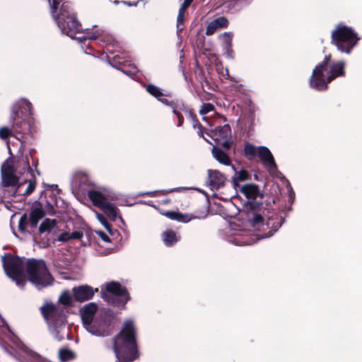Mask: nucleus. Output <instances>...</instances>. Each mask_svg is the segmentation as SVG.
<instances>
[{
	"mask_svg": "<svg viewBox=\"0 0 362 362\" xmlns=\"http://www.w3.org/2000/svg\"><path fill=\"white\" fill-rule=\"evenodd\" d=\"M193 0H184L182 4L177 18V33L183 29L182 25L184 23V18L185 15L186 9L191 5Z\"/></svg>",
	"mask_w": 362,
	"mask_h": 362,
	"instance_id": "obj_25",
	"label": "nucleus"
},
{
	"mask_svg": "<svg viewBox=\"0 0 362 362\" xmlns=\"http://www.w3.org/2000/svg\"><path fill=\"white\" fill-rule=\"evenodd\" d=\"M55 227H57V221L55 219H45L39 227V233L42 234L44 233L51 232Z\"/></svg>",
	"mask_w": 362,
	"mask_h": 362,
	"instance_id": "obj_31",
	"label": "nucleus"
},
{
	"mask_svg": "<svg viewBox=\"0 0 362 362\" xmlns=\"http://www.w3.org/2000/svg\"><path fill=\"white\" fill-rule=\"evenodd\" d=\"M290 190H291L290 197H291L292 194H293V191L291 188L290 189Z\"/></svg>",
	"mask_w": 362,
	"mask_h": 362,
	"instance_id": "obj_53",
	"label": "nucleus"
},
{
	"mask_svg": "<svg viewBox=\"0 0 362 362\" xmlns=\"http://www.w3.org/2000/svg\"><path fill=\"white\" fill-rule=\"evenodd\" d=\"M84 33L86 35V36L78 37H76V39L77 40H78V42H81L83 40H103V39L105 37L103 35V31L98 30V29L95 30L93 32H90V29L87 28L84 30Z\"/></svg>",
	"mask_w": 362,
	"mask_h": 362,
	"instance_id": "obj_26",
	"label": "nucleus"
},
{
	"mask_svg": "<svg viewBox=\"0 0 362 362\" xmlns=\"http://www.w3.org/2000/svg\"><path fill=\"white\" fill-rule=\"evenodd\" d=\"M226 178L223 174L216 170L208 171V185L212 190L218 189L223 186Z\"/></svg>",
	"mask_w": 362,
	"mask_h": 362,
	"instance_id": "obj_17",
	"label": "nucleus"
},
{
	"mask_svg": "<svg viewBox=\"0 0 362 362\" xmlns=\"http://www.w3.org/2000/svg\"><path fill=\"white\" fill-rule=\"evenodd\" d=\"M183 190H185V188H183V187H176V188H173V189H167V190H162L160 192L163 194H167L168 193H172V192H182Z\"/></svg>",
	"mask_w": 362,
	"mask_h": 362,
	"instance_id": "obj_44",
	"label": "nucleus"
},
{
	"mask_svg": "<svg viewBox=\"0 0 362 362\" xmlns=\"http://www.w3.org/2000/svg\"><path fill=\"white\" fill-rule=\"evenodd\" d=\"M22 165H23V170L26 171L28 173H31L32 169L28 164L27 158H23L21 160Z\"/></svg>",
	"mask_w": 362,
	"mask_h": 362,
	"instance_id": "obj_43",
	"label": "nucleus"
},
{
	"mask_svg": "<svg viewBox=\"0 0 362 362\" xmlns=\"http://www.w3.org/2000/svg\"><path fill=\"white\" fill-rule=\"evenodd\" d=\"M250 222L256 233L245 230H237L231 226L227 232L228 241L239 246L252 245L259 240L271 237L281 226L278 221H274L271 218H268L265 222L264 217L256 212L252 213Z\"/></svg>",
	"mask_w": 362,
	"mask_h": 362,
	"instance_id": "obj_1",
	"label": "nucleus"
},
{
	"mask_svg": "<svg viewBox=\"0 0 362 362\" xmlns=\"http://www.w3.org/2000/svg\"><path fill=\"white\" fill-rule=\"evenodd\" d=\"M11 134V129L8 127H3L0 128V138L5 139L8 138Z\"/></svg>",
	"mask_w": 362,
	"mask_h": 362,
	"instance_id": "obj_37",
	"label": "nucleus"
},
{
	"mask_svg": "<svg viewBox=\"0 0 362 362\" xmlns=\"http://www.w3.org/2000/svg\"><path fill=\"white\" fill-rule=\"evenodd\" d=\"M212 154L215 159L220 163L225 165H230V159L228 156L221 148L214 147L212 149Z\"/></svg>",
	"mask_w": 362,
	"mask_h": 362,
	"instance_id": "obj_27",
	"label": "nucleus"
},
{
	"mask_svg": "<svg viewBox=\"0 0 362 362\" xmlns=\"http://www.w3.org/2000/svg\"><path fill=\"white\" fill-rule=\"evenodd\" d=\"M162 238L164 244L166 246H172L180 240L176 232L173 230H168L163 233Z\"/></svg>",
	"mask_w": 362,
	"mask_h": 362,
	"instance_id": "obj_28",
	"label": "nucleus"
},
{
	"mask_svg": "<svg viewBox=\"0 0 362 362\" xmlns=\"http://www.w3.org/2000/svg\"><path fill=\"white\" fill-rule=\"evenodd\" d=\"M58 240L62 242H67V241L71 240L70 233L65 232V233L60 234L59 235Z\"/></svg>",
	"mask_w": 362,
	"mask_h": 362,
	"instance_id": "obj_39",
	"label": "nucleus"
},
{
	"mask_svg": "<svg viewBox=\"0 0 362 362\" xmlns=\"http://www.w3.org/2000/svg\"><path fill=\"white\" fill-rule=\"evenodd\" d=\"M212 138L216 142L222 139H229L231 136V129L229 124L216 127L212 132Z\"/></svg>",
	"mask_w": 362,
	"mask_h": 362,
	"instance_id": "obj_22",
	"label": "nucleus"
},
{
	"mask_svg": "<svg viewBox=\"0 0 362 362\" xmlns=\"http://www.w3.org/2000/svg\"><path fill=\"white\" fill-rule=\"evenodd\" d=\"M121 71L124 74H125L126 75L132 77L133 76H134L137 73L138 69H137V68L136 66H133L130 70H123V69H121Z\"/></svg>",
	"mask_w": 362,
	"mask_h": 362,
	"instance_id": "obj_41",
	"label": "nucleus"
},
{
	"mask_svg": "<svg viewBox=\"0 0 362 362\" xmlns=\"http://www.w3.org/2000/svg\"><path fill=\"white\" fill-rule=\"evenodd\" d=\"M117 57H118V59H120V57H118V55H116V56L115 57V58H117Z\"/></svg>",
	"mask_w": 362,
	"mask_h": 362,
	"instance_id": "obj_58",
	"label": "nucleus"
},
{
	"mask_svg": "<svg viewBox=\"0 0 362 362\" xmlns=\"http://www.w3.org/2000/svg\"><path fill=\"white\" fill-rule=\"evenodd\" d=\"M31 103L26 99H21L13 107V112L11 115V119L13 120L12 130L18 134L23 133L24 129L22 126L26 127L28 131L30 130V126L27 125L23 120H20L19 112L21 115H31Z\"/></svg>",
	"mask_w": 362,
	"mask_h": 362,
	"instance_id": "obj_12",
	"label": "nucleus"
},
{
	"mask_svg": "<svg viewBox=\"0 0 362 362\" xmlns=\"http://www.w3.org/2000/svg\"><path fill=\"white\" fill-rule=\"evenodd\" d=\"M59 301L64 305H69L71 303V296L68 291L62 292L61 294Z\"/></svg>",
	"mask_w": 362,
	"mask_h": 362,
	"instance_id": "obj_35",
	"label": "nucleus"
},
{
	"mask_svg": "<svg viewBox=\"0 0 362 362\" xmlns=\"http://www.w3.org/2000/svg\"><path fill=\"white\" fill-rule=\"evenodd\" d=\"M59 358L61 362H69L74 360L76 358V354L69 349L63 348L59 351Z\"/></svg>",
	"mask_w": 362,
	"mask_h": 362,
	"instance_id": "obj_32",
	"label": "nucleus"
},
{
	"mask_svg": "<svg viewBox=\"0 0 362 362\" xmlns=\"http://www.w3.org/2000/svg\"><path fill=\"white\" fill-rule=\"evenodd\" d=\"M214 110V106L213 105L210 104V103H204L203 104V105L202 106V108L199 111V113L202 115L209 112H211Z\"/></svg>",
	"mask_w": 362,
	"mask_h": 362,
	"instance_id": "obj_36",
	"label": "nucleus"
},
{
	"mask_svg": "<svg viewBox=\"0 0 362 362\" xmlns=\"http://www.w3.org/2000/svg\"><path fill=\"white\" fill-rule=\"evenodd\" d=\"M117 57H118V59H120V57H118V55H116V56L115 57V58H117Z\"/></svg>",
	"mask_w": 362,
	"mask_h": 362,
	"instance_id": "obj_59",
	"label": "nucleus"
},
{
	"mask_svg": "<svg viewBox=\"0 0 362 362\" xmlns=\"http://www.w3.org/2000/svg\"><path fill=\"white\" fill-rule=\"evenodd\" d=\"M8 326L5 320L0 315V327Z\"/></svg>",
	"mask_w": 362,
	"mask_h": 362,
	"instance_id": "obj_47",
	"label": "nucleus"
},
{
	"mask_svg": "<svg viewBox=\"0 0 362 362\" xmlns=\"http://www.w3.org/2000/svg\"><path fill=\"white\" fill-rule=\"evenodd\" d=\"M15 137H16V139H18V140H20V141L21 140V139H23V136H18V135H15Z\"/></svg>",
	"mask_w": 362,
	"mask_h": 362,
	"instance_id": "obj_51",
	"label": "nucleus"
},
{
	"mask_svg": "<svg viewBox=\"0 0 362 362\" xmlns=\"http://www.w3.org/2000/svg\"><path fill=\"white\" fill-rule=\"evenodd\" d=\"M165 215L171 220H175L182 223H188L197 217L192 214L180 213L177 211H168Z\"/></svg>",
	"mask_w": 362,
	"mask_h": 362,
	"instance_id": "obj_23",
	"label": "nucleus"
},
{
	"mask_svg": "<svg viewBox=\"0 0 362 362\" xmlns=\"http://www.w3.org/2000/svg\"><path fill=\"white\" fill-rule=\"evenodd\" d=\"M135 334L133 322L127 320L121 332L113 338V349L117 362H132L137 358Z\"/></svg>",
	"mask_w": 362,
	"mask_h": 362,
	"instance_id": "obj_2",
	"label": "nucleus"
},
{
	"mask_svg": "<svg viewBox=\"0 0 362 362\" xmlns=\"http://www.w3.org/2000/svg\"><path fill=\"white\" fill-rule=\"evenodd\" d=\"M41 313L48 325L50 334L54 339L60 341L65 337L69 338V327L62 308L54 304H46L41 307Z\"/></svg>",
	"mask_w": 362,
	"mask_h": 362,
	"instance_id": "obj_4",
	"label": "nucleus"
},
{
	"mask_svg": "<svg viewBox=\"0 0 362 362\" xmlns=\"http://www.w3.org/2000/svg\"><path fill=\"white\" fill-rule=\"evenodd\" d=\"M103 211L105 215L111 221H115L117 217V209L112 204L106 202L103 207L100 208Z\"/></svg>",
	"mask_w": 362,
	"mask_h": 362,
	"instance_id": "obj_30",
	"label": "nucleus"
},
{
	"mask_svg": "<svg viewBox=\"0 0 362 362\" xmlns=\"http://www.w3.org/2000/svg\"><path fill=\"white\" fill-rule=\"evenodd\" d=\"M228 21L226 17L221 16L211 21L207 25L206 34L207 35H213L217 30L224 28L228 26Z\"/></svg>",
	"mask_w": 362,
	"mask_h": 362,
	"instance_id": "obj_20",
	"label": "nucleus"
},
{
	"mask_svg": "<svg viewBox=\"0 0 362 362\" xmlns=\"http://www.w3.org/2000/svg\"><path fill=\"white\" fill-rule=\"evenodd\" d=\"M44 216V212L41 209L35 208L33 209L30 214V218L28 220L27 215L25 214L21 216L18 221V228L21 231L25 232V227L28 224L32 228H35L39 221Z\"/></svg>",
	"mask_w": 362,
	"mask_h": 362,
	"instance_id": "obj_14",
	"label": "nucleus"
},
{
	"mask_svg": "<svg viewBox=\"0 0 362 362\" xmlns=\"http://www.w3.org/2000/svg\"><path fill=\"white\" fill-rule=\"evenodd\" d=\"M226 75H227L228 78L230 79V81H232L235 83H237V81L234 78L230 76L228 69H226Z\"/></svg>",
	"mask_w": 362,
	"mask_h": 362,
	"instance_id": "obj_48",
	"label": "nucleus"
},
{
	"mask_svg": "<svg viewBox=\"0 0 362 362\" xmlns=\"http://www.w3.org/2000/svg\"><path fill=\"white\" fill-rule=\"evenodd\" d=\"M146 90L148 93H150L153 97L156 98L159 101L163 103L165 105H170V103L166 98H162L161 96L163 95L162 90L158 87L149 84L146 86Z\"/></svg>",
	"mask_w": 362,
	"mask_h": 362,
	"instance_id": "obj_29",
	"label": "nucleus"
},
{
	"mask_svg": "<svg viewBox=\"0 0 362 362\" xmlns=\"http://www.w3.org/2000/svg\"><path fill=\"white\" fill-rule=\"evenodd\" d=\"M228 3H229V5H233H233H235L236 4V1L233 0V1H230V2H228Z\"/></svg>",
	"mask_w": 362,
	"mask_h": 362,
	"instance_id": "obj_50",
	"label": "nucleus"
},
{
	"mask_svg": "<svg viewBox=\"0 0 362 362\" xmlns=\"http://www.w3.org/2000/svg\"><path fill=\"white\" fill-rule=\"evenodd\" d=\"M359 40L358 34L343 23H339L332 31V43L341 52L349 54Z\"/></svg>",
	"mask_w": 362,
	"mask_h": 362,
	"instance_id": "obj_6",
	"label": "nucleus"
},
{
	"mask_svg": "<svg viewBox=\"0 0 362 362\" xmlns=\"http://www.w3.org/2000/svg\"><path fill=\"white\" fill-rule=\"evenodd\" d=\"M101 294L103 298L109 304L121 308H123L129 300L126 288L117 281H111L103 286Z\"/></svg>",
	"mask_w": 362,
	"mask_h": 362,
	"instance_id": "obj_10",
	"label": "nucleus"
},
{
	"mask_svg": "<svg viewBox=\"0 0 362 362\" xmlns=\"http://www.w3.org/2000/svg\"><path fill=\"white\" fill-rule=\"evenodd\" d=\"M2 264L6 275L15 281L17 286L23 288L26 283L23 275V259L19 257L6 254L2 257Z\"/></svg>",
	"mask_w": 362,
	"mask_h": 362,
	"instance_id": "obj_11",
	"label": "nucleus"
},
{
	"mask_svg": "<svg viewBox=\"0 0 362 362\" xmlns=\"http://www.w3.org/2000/svg\"><path fill=\"white\" fill-rule=\"evenodd\" d=\"M16 169L11 160H6L1 166V186H0V199L14 196L22 183L16 175Z\"/></svg>",
	"mask_w": 362,
	"mask_h": 362,
	"instance_id": "obj_9",
	"label": "nucleus"
},
{
	"mask_svg": "<svg viewBox=\"0 0 362 362\" xmlns=\"http://www.w3.org/2000/svg\"><path fill=\"white\" fill-rule=\"evenodd\" d=\"M222 47L227 58L233 59L234 54L232 49L233 35L230 32H225L222 36Z\"/></svg>",
	"mask_w": 362,
	"mask_h": 362,
	"instance_id": "obj_21",
	"label": "nucleus"
},
{
	"mask_svg": "<svg viewBox=\"0 0 362 362\" xmlns=\"http://www.w3.org/2000/svg\"><path fill=\"white\" fill-rule=\"evenodd\" d=\"M244 153L249 159L258 156L271 176L277 178L281 177V173L277 169L274 156L267 147L263 146H255L252 144L246 143L244 147Z\"/></svg>",
	"mask_w": 362,
	"mask_h": 362,
	"instance_id": "obj_8",
	"label": "nucleus"
},
{
	"mask_svg": "<svg viewBox=\"0 0 362 362\" xmlns=\"http://www.w3.org/2000/svg\"><path fill=\"white\" fill-rule=\"evenodd\" d=\"M96 291H98L97 288L94 290L92 287L87 285L74 287L73 288L74 298L80 302L90 300Z\"/></svg>",
	"mask_w": 362,
	"mask_h": 362,
	"instance_id": "obj_16",
	"label": "nucleus"
},
{
	"mask_svg": "<svg viewBox=\"0 0 362 362\" xmlns=\"http://www.w3.org/2000/svg\"><path fill=\"white\" fill-rule=\"evenodd\" d=\"M28 360L24 362H30V361H35L39 360V356L36 355L35 354L28 352L26 353Z\"/></svg>",
	"mask_w": 362,
	"mask_h": 362,
	"instance_id": "obj_46",
	"label": "nucleus"
},
{
	"mask_svg": "<svg viewBox=\"0 0 362 362\" xmlns=\"http://www.w3.org/2000/svg\"><path fill=\"white\" fill-rule=\"evenodd\" d=\"M71 240L81 239L83 233L81 230H76L70 233Z\"/></svg>",
	"mask_w": 362,
	"mask_h": 362,
	"instance_id": "obj_42",
	"label": "nucleus"
},
{
	"mask_svg": "<svg viewBox=\"0 0 362 362\" xmlns=\"http://www.w3.org/2000/svg\"><path fill=\"white\" fill-rule=\"evenodd\" d=\"M35 189V182L30 180L28 182L26 189L23 192V194L29 195Z\"/></svg>",
	"mask_w": 362,
	"mask_h": 362,
	"instance_id": "obj_38",
	"label": "nucleus"
},
{
	"mask_svg": "<svg viewBox=\"0 0 362 362\" xmlns=\"http://www.w3.org/2000/svg\"><path fill=\"white\" fill-rule=\"evenodd\" d=\"M83 327L91 335L98 337L110 336L113 332L112 323L105 317H96Z\"/></svg>",
	"mask_w": 362,
	"mask_h": 362,
	"instance_id": "obj_13",
	"label": "nucleus"
},
{
	"mask_svg": "<svg viewBox=\"0 0 362 362\" xmlns=\"http://www.w3.org/2000/svg\"><path fill=\"white\" fill-rule=\"evenodd\" d=\"M199 134L200 136H203V133L201 131L199 132Z\"/></svg>",
	"mask_w": 362,
	"mask_h": 362,
	"instance_id": "obj_54",
	"label": "nucleus"
},
{
	"mask_svg": "<svg viewBox=\"0 0 362 362\" xmlns=\"http://www.w3.org/2000/svg\"><path fill=\"white\" fill-rule=\"evenodd\" d=\"M97 310L98 306L93 303H90L83 306L81 310L83 326L95 320V317H94V316Z\"/></svg>",
	"mask_w": 362,
	"mask_h": 362,
	"instance_id": "obj_19",
	"label": "nucleus"
},
{
	"mask_svg": "<svg viewBox=\"0 0 362 362\" xmlns=\"http://www.w3.org/2000/svg\"><path fill=\"white\" fill-rule=\"evenodd\" d=\"M60 2V0H53L51 5L52 16L62 33L71 39H74V34L82 32L81 25L76 20L75 14L70 10L68 3H63L59 8V13H57L58 5Z\"/></svg>",
	"mask_w": 362,
	"mask_h": 362,
	"instance_id": "obj_5",
	"label": "nucleus"
},
{
	"mask_svg": "<svg viewBox=\"0 0 362 362\" xmlns=\"http://www.w3.org/2000/svg\"><path fill=\"white\" fill-rule=\"evenodd\" d=\"M95 216L100 223L110 232L111 233V225L108 223L105 215L95 212Z\"/></svg>",
	"mask_w": 362,
	"mask_h": 362,
	"instance_id": "obj_34",
	"label": "nucleus"
},
{
	"mask_svg": "<svg viewBox=\"0 0 362 362\" xmlns=\"http://www.w3.org/2000/svg\"><path fill=\"white\" fill-rule=\"evenodd\" d=\"M88 197L93 204L99 209L103 207L106 202H108L109 199H113V196L105 189L103 191L98 189L89 190Z\"/></svg>",
	"mask_w": 362,
	"mask_h": 362,
	"instance_id": "obj_15",
	"label": "nucleus"
},
{
	"mask_svg": "<svg viewBox=\"0 0 362 362\" xmlns=\"http://www.w3.org/2000/svg\"><path fill=\"white\" fill-rule=\"evenodd\" d=\"M250 177L249 173L244 170L240 171H235L234 176L233 177V182L235 187H238L240 182L245 181Z\"/></svg>",
	"mask_w": 362,
	"mask_h": 362,
	"instance_id": "obj_33",
	"label": "nucleus"
},
{
	"mask_svg": "<svg viewBox=\"0 0 362 362\" xmlns=\"http://www.w3.org/2000/svg\"><path fill=\"white\" fill-rule=\"evenodd\" d=\"M216 143V145H220L225 149H228L230 146V142L228 141V139H222L221 141Z\"/></svg>",
	"mask_w": 362,
	"mask_h": 362,
	"instance_id": "obj_40",
	"label": "nucleus"
},
{
	"mask_svg": "<svg viewBox=\"0 0 362 362\" xmlns=\"http://www.w3.org/2000/svg\"><path fill=\"white\" fill-rule=\"evenodd\" d=\"M94 28H95V25H93V28H91L90 31L91 30H94Z\"/></svg>",
	"mask_w": 362,
	"mask_h": 362,
	"instance_id": "obj_55",
	"label": "nucleus"
},
{
	"mask_svg": "<svg viewBox=\"0 0 362 362\" xmlns=\"http://www.w3.org/2000/svg\"><path fill=\"white\" fill-rule=\"evenodd\" d=\"M94 28H95V25H93V28H91L90 31L91 30H94Z\"/></svg>",
	"mask_w": 362,
	"mask_h": 362,
	"instance_id": "obj_57",
	"label": "nucleus"
},
{
	"mask_svg": "<svg viewBox=\"0 0 362 362\" xmlns=\"http://www.w3.org/2000/svg\"><path fill=\"white\" fill-rule=\"evenodd\" d=\"M96 233L98 234V235L104 241V242H106V243H110V238L108 237V235L107 234H105L104 232L103 231H97Z\"/></svg>",
	"mask_w": 362,
	"mask_h": 362,
	"instance_id": "obj_45",
	"label": "nucleus"
},
{
	"mask_svg": "<svg viewBox=\"0 0 362 362\" xmlns=\"http://www.w3.org/2000/svg\"><path fill=\"white\" fill-rule=\"evenodd\" d=\"M94 28H95V25H93V28H91L90 31L91 30H94Z\"/></svg>",
	"mask_w": 362,
	"mask_h": 362,
	"instance_id": "obj_56",
	"label": "nucleus"
},
{
	"mask_svg": "<svg viewBox=\"0 0 362 362\" xmlns=\"http://www.w3.org/2000/svg\"><path fill=\"white\" fill-rule=\"evenodd\" d=\"M27 273L30 281L38 289L52 285L53 278L50 275L45 262L42 259H28Z\"/></svg>",
	"mask_w": 362,
	"mask_h": 362,
	"instance_id": "obj_7",
	"label": "nucleus"
},
{
	"mask_svg": "<svg viewBox=\"0 0 362 362\" xmlns=\"http://www.w3.org/2000/svg\"><path fill=\"white\" fill-rule=\"evenodd\" d=\"M344 62H331L330 55L325 56L324 61L317 65L310 78V86L317 90H325L327 83L338 76L344 75Z\"/></svg>",
	"mask_w": 362,
	"mask_h": 362,
	"instance_id": "obj_3",
	"label": "nucleus"
},
{
	"mask_svg": "<svg viewBox=\"0 0 362 362\" xmlns=\"http://www.w3.org/2000/svg\"><path fill=\"white\" fill-rule=\"evenodd\" d=\"M240 192L248 199H255L259 193V187L255 184H246L240 187Z\"/></svg>",
	"mask_w": 362,
	"mask_h": 362,
	"instance_id": "obj_24",
	"label": "nucleus"
},
{
	"mask_svg": "<svg viewBox=\"0 0 362 362\" xmlns=\"http://www.w3.org/2000/svg\"><path fill=\"white\" fill-rule=\"evenodd\" d=\"M193 120V127L195 128L197 125L198 121L195 119L194 116L193 115V118H191Z\"/></svg>",
	"mask_w": 362,
	"mask_h": 362,
	"instance_id": "obj_49",
	"label": "nucleus"
},
{
	"mask_svg": "<svg viewBox=\"0 0 362 362\" xmlns=\"http://www.w3.org/2000/svg\"><path fill=\"white\" fill-rule=\"evenodd\" d=\"M256 204H257V203L254 202V203H250V207H251V208H252V207H253V206H254V205H256Z\"/></svg>",
	"mask_w": 362,
	"mask_h": 362,
	"instance_id": "obj_52",
	"label": "nucleus"
},
{
	"mask_svg": "<svg viewBox=\"0 0 362 362\" xmlns=\"http://www.w3.org/2000/svg\"><path fill=\"white\" fill-rule=\"evenodd\" d=\"M172 108V111L177 116V119H178V124H177V126L178 127H181L184 122V118H183V116L182 115V112H185V114L190 117V118H193V114L192 112H191V110H188L185 105L183 103H174V102H170V105H169Z\"/></svg>",
	"mask_w": 362,
	"mask_h": 362,
	"instance_id": "obj_18",
	"label": "nucleus"
}]
</instances>
